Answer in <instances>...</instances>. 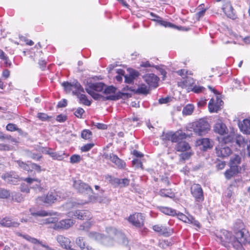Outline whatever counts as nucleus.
Returning a JSON list of instances; mask_svg holds the SVG:
<instances>
[{"label": "nucleus", "mask_w": 250, "mask_h": 250, "mask_svg": "<svg viewBox=\"0 0 250 250\" xmlns=\"http://www.w3.org/2000/svg\"><path fill=\"white\" fill-rule=\"evenodd\" d=\"M177 216L179 219L185 223L192 224L198 228L200 227L199 223L196 221L191 216H187L185 214L179 212L177 214Z\"/></svg>", "instance_id": "21"}, {"label": "nucleus", "mask_w": 250, "mask_h": 250, "mask_svg": "<svg viewBox=\"0 0 250 250\" xmlns=\"http://www.w3.org/2000/svg\"><path fill=\"white\" fill-rule=\"evenodd\" d=\"M151 20L156 22L160 25L164 26L165 27H170L178 29V27H177L176 25L172 24L171 22L163 20L162 18L161 17L158 18V19H151Z\"/></svg>", "instance_id": "30"}, {"label": "nucleus", "mask_w": 250, "mask_h": 250, "mask_svg": "<svg viewBox=\"0 0 250 250\" xmlns=\"http://www.w3.org/2000/svg\"><path fill=\"white\" fill-rule=\"evenodd\" d=\"M81 157L78 155H73L70 157V162L71 163H77L80 161Z\"/></svg>", "instance_id": "53"}, {"label": "nucleus", "mask_w": 250, "mask_h": 250, "mask_svg": "<svg viewBox=\"0 0 250 250\" xmlns=\"http://www.w3.org/2000/svg\"><path fill=\"white\" fill-rule=\"evenodd\" d=\"M160 210L163 213L169 215H174L176 214L175 210L167 207H161Z\"/></svg>", "instance_id": "41"}, {"label": "nucleus", "mask_w": 250, "mask_h": 250, "mask_svg": "<svg viewBox=\"0 0 250 250\" xmlns=\"http://www.w3.org/2000/svg\"><path fill=\"white\" fill-rule=\"evenodd\" d=\"M74 222L72 219H64L56 223L54 226L55 229H68L72 227Z\"/></svg>", "instance_id": "16"}, {"label": "nucleus", "mask_w": 250, "mask_h": 250, "mask_svg": "<svg viewBox=\"0 0 250 250\" xmlns=\"http://www.w3.org/2000/svg\"><path fill=\"white\" fill-rule=\"evenodd\" d=\"M238 126L240 130L246 134H250V119H246L242 122H239Z\"/></svg>", "instance_id": "23"}, {"label": "nucleus", "mask_w": 250, "mask_h": 250, "mask_svg": "<svg viewBox=\"0 0 250 250\" xmlns=\"http://www.w3.org/2000/svg\"><path fill=\"white\" fill-rule=\"evenodd\" d=\"M153 229L155 231L158 232L159 234L166 236L170 235L171 233V231L169 229L159 225H156L153 226Z\"/></svg>", "instance_id": "24"}, {"label": "nucleus", "mask_w": 250, "mask_h": 250, "mask_svg": "<svg viewBox=\"0 0 250 250\" xmlns=\"http://www.w3.org/2000/svg\"><path fill=\"white\" fill-rule=\"evenodd\" d=\"M98 198L97 196H96L94 194H92L91 195H89L88 197V200L87 201H85L84 202L81 203V204H87L89 203H95L97 201H98ZM80 203H78L79 204Z\"/></svg>", "instance_id": "44"}, {"label": "nucleus", "mask_w": 250, "mask_h": 250, "mask_svg": "<svg viewBox=\"0 0 250 250\" xmlns=\"http://www.w3.org/2000/svg\"><path fill=\"white\" fill-rule=\"evenodd\" d=\"M11 196L10 192L5 189L0 188V198L6 199Z\"/></svg>", "instance_id": "43"}, {"label": "nucleus", "mask_w": 250, "mask_h": 250, "mask_svg": "<svg viewBox=\"0 0 250 250\" xmlns=\"http://www.w3.org/2000/svg\"><path fill=\"white\" fill-rule=\"evenodd\" d=\"M159 246L160 247L165 249H167L168 247L172 245V243L171 241H168V240H162L159 242Z\"/></svg>", "instance_id": "45"}, {"label": "nucleus", "mask_w": 250, "mask_h": 250, "mask_svg": "<svg viewBox=\"0 0 250 250\" xmlns=\"http://www.w3.org/2000/svg\"><path fill=\"white\" fill-rule=\"evenodd\" d=\"M62 85L66 92L69 93L72 91L73 94L78 97L82 103L86 105H90V102L83 94L84 93L83 88L77 81H75L72 83L65 82L62 83Z\"/></svg>", "instance_id": "2"}, {"label": "nucleus", "mask_w": 250, "mask_h": 250, "mask_svg": "<svg viewBox=\"0 0 250 250\" xmlns=\"http://www.w3.org/2000/svg\"><path fill=\"white\" fill-rule=\"evenodd\" d=\"M145 217L139 213L130 215L128 218L129 222L136 227H141L144 225Z\"/></svg>", "instance_id": "12"}, {"label": "nucleus", "mask_w": 250, "mask_h": 250, "mask_svg": "<svg viewBox=\"0 0 250 250\" xmlns=\"http://www.w3.org/2000/svg\"><path fill=\"white\" fill-rule=\"evenodd\" d=\"M104 89V93L105 94H113L115 93L116 91V88L114 87L113 86H109L106 88H105Z\"/></svg>", "instance_id": "47"}, {"label": "nucleus", "mask_w": 250, "mask_h": 250, "mask_svg": "<svg viewBox=\"0 0 250 250\" xmlns=\"http://www.w3.org/2000/svg\"><path fill=\"white\" fill-rule=\"evenodd\" d=\"M117 183L121 185L122 186L125 187L129 185V180L127 179H116Z\"/></svg>", "instance_id": "48"}, {"label": "nucleus", "mask_w": 250, "mask_h": 250, "mask_svg": "<svg viewBox=\"0 0 250 250\" xmlns=\"http://www.w3.org/2000/svg\"><path fill=\"white\" fill-rule=\"evenodd\" d=\"M72 215L81 220H88L91 218V214L87 210H77Z\"/></svg>", "instance_id": "22"}, {"label": "nucleus", "mask_w": 250, "mask_h": 250, "mask_svg": "<svg viewBox=\"0 0 250 250\" xmlns=\"http://www.w3.org/2000/svg\"><path fill=\"white\" fill-rule=\"evenodd\" d=\"M31 214L33 216H52L54 214V213L51 211H46L43 210H41L37 211L36 212H31Z\"/></svg>", "instance_id": "35"}, {"label": "nucleus", "mask_w": 250, "mask_h": 250, "mask_svg": "<svg viewBox=\"0 0 250 250\" xmlns=\"http://www.w3.org/2000/svg\"><path fill=\"white\" fill-rule=\"evenodd\" d=\"M218 241L229 250H244L243 245L250 240V236L246 229H241L234 236L226 230H222L217 235Z\"/></svg>", "instance_id": "1"}, {"label": "nucleus", "mask_w": 250, "mask_h": 250, "mask_svg": "<svg viewBox=\"0 0 250 250\" xmlns=\"http://www.w3.org/2000/svg\"><path fill=\"white\" fill-rule=\"evenodd\" d=\"M38 117L42 121H45L48 118V116L46 114L42 113H38Z\"/></svg>", "instance_id": "63"}, {"label": "nucleus", "mask_w": 250, "mask_h": 250, "mask_svg": "<svg viewBox=\"0 0 250 250\" xmlns=\"http://www.w3.org/2000/svg\"><path fill=\"white\" fill-rule=\"evenodd\" d=\"M223 101L218 95L216 96V99L212 98L210 99L208 107L210 112H217L221 108Z\"/></svg>", "instance_id": "10"}, {"label": "nucleus", "mask_w": 250, "mask_h": 250, "mask_svg": "<svg viewBox=\"0 0 250 250\" xmlns=\"http://www.w3.org/2000/svg\"><path fill=\"white\" fill-rule=\"evenodd\" d=\"M87 236L89 238L98 241L107 246H110L113 244V241L110 238L105 237L102 234L95 231L89 232L87 234Z\"/></svg>", "instance_id": "7"}, {"label": "nucleus", "mask_w": 250, "mask_h": 250, "mask_svg": "<svg viewBox=\"0 0 250 250\" xmlns=\"http://www.w3.org/2000/svg\"><path fill=\"white\" fill-rule=\"evenodd\" d=\"M241 157L238 155H235L230 159V166L234 167H239L238 165L241 163Z\"/></svg>", "instance_id": "36"}, {"label": "nucleus", "mask_w": 250, "mask_h": 250, "mask_svg": "<svg viewBox=\"0 0 250 250\" xmlns=\"http://www.w3.org/2000/svg\"><path fill=\"white\" fill-rule=\"evenodd\" d=\"M24 180L33 188L36 192H41L43 189L41 181L37 179L27 178Z\"/></svg>", "instance_id": "15"}, {"label": "nucleus", "mask_w": 250, "mask_h": 250, "mask_svg": "<svg viewBox=\"0 0 250 250\" xmlns=\"http://www.w3.org/2000/svg\"><path fill=\"white\" fill-rule=\"evenodd\" d=\"M159 194L161 196L168 197L172 198L174 196L173 193L170 189H162L159 191Z\"/></svg>", "instance_id": "37"}, {"label": "nucleus", "mask_w": 250, "mask_h": 250, "mask_svg": "<svg viewBox=\"0 0 250 250\" xmlns=\"http://www.w3.org/2000/svg\"><path fill=\"white\" fill-rule=\"evenodd\" d=\"M76 245L81 250H99L88 245L83 237H78L76 239Z\"/></svg>", "instance_id": "17"}, {"label": "nucleus", "mask_w": 250, "mask_h": 250, "mask_svg": "<svg viewBox=\"0 0 250 250\" xmlns=\"http://www.w3.org/2000/svg\"><path fill=\"white\" fill-rule=\"evenodd\" d=\"M57 240L60 245L67 250H75L72 248L71 241L68 238L62 235H59L57 237Z\"/></svg>", "instance_id": "19"}, {"label": "nucleus", "mask_w": 250, "mask_h": 250, "mask_svg": "<svg viewBox=\"0 0 250 250\" xmlns=\"http://www.w3.org/2000/svg\"><path fill=\"white\" fill-rule=\"evenodd\" d=\"M129 75L131 77H133V79H135L139 76V72L135 70L130 69L129 70Z\"/></svg>", "instance_id": "59"}, {"label": "nucleus", "mask_w": 250, "mask_h": 250, "mask_svg": "<svg viewBox=\"0 0 250 250\" xmlns=\"http://www.w3.org/2000/svg\"><path fill=\"white\" fill-rule=\"evenodd\" d=\"M23 237L32 243L34 244L35 245L34 248L36 250H54L48 245L42 243L36 238H32L28 235H24Z\"/></svg>", "instance_id": "11"}, {"label": "nucleus", "mask_w": 250, "mask_h": 250, "mask_svg": "<svg viewBox=\"0 0 250 250\" xmlns=\"http://www.w3.org/2000/svg\"><path fill=\"white\" fill-rule=\"evenodd\" d=\"M104 85L102 83H90L88 88L94 91L100 92L104 89Z\"/></svg>", "instance_id": "33"}, {"label": "nucleus", "mask_w": 250, "mask_h": 250, "mask_svg": "<svg viewBox=\"0 0 250 250\" xmlns=\"http://www.w3.org/2000/svg\"><path fill=\"white\" fill-rule=\"evenodd\" d=\"M133 166L136 168L142 167L143 165L140 160L138 159H134L132 161Z\"/></svg>", "instance_id": "56"}, {"label": "nucleus", "mask_w": 250, "mask_h": 250, "mask_svg": "<svg viewBox=\"0 0 250 250\" xmlns=\"http://www.w3.org/2000/svg\"><path fill=\"white\" fill-rule=\"evenodd\" d=\"M250 141L245 140L242 136L238 135L236 136V143L240 146L243 148L248 147V143Z\"/></svg>", "instance_id": "32"}, {"label": "nucleus", "mask_w": 250, "mask_h": 250, "mask_svg": "<svg viewBox=\"0 0 250 250\" xmlns=\"http://www.w3.org/2000/svg\"><path fill=\"white\" fill-rule=\"evenodd\" d=\"M0 225L4 227H17L19 224L16 222L12 221L9 217H5L0 221Z\"/></svg>", "instance_id": "28"}, {"label": "nucleus", "mask_w": 250, "mask_h": 250, "mask_svg": "<svg viewBox=\"0 0 250 250\" xmlns=\"http://www.w3.org/2000/svg\"><path fill=\"white\" fill-rule=\"evenodd\" d=\"M0 59L4 60L6 64L10 65V62H9V60L7 57L5 56L4 52L0 49Z\"/></svg>", "instance_id": "55"}, {"label": "nucleus", "mask_w": 250, "mask_h": 250, "mask_svg": "<svg viewBox=\"0 0 250 250\" xmlns=\"http://www.w3.org/2000/svg\"><path fill=\"white\" fill-rule=\"evenodd\" d=\"M188 136H190V134L183 133L181 131H178L175 133L163 132L160 138L164 142L169 140H171L172 142H178L180 140L186 138Z\"/></svg>", "instance_id": "4"}, {"label": "nucleus", "mask_w": 250, "mask_h": 250, "mask_svg": "<svg viewBox=\"0 0 250 250\" xmlns=\"http://www.w3.org/2000/svg\"><path fill=\"white\" fill-rule=\"evenodd\" d=\"M196 146H202L204 150H206L208 148L211 147V144L210 140L208 138H203L199 139L196 141Z\"/></svg>", "instance_id": "29"}, {"label": "nucleus", "mask_w": 250, "mask_h": 250, "mask_svg": "<svg viewBox=\"0 0 250 250\" xmlns=\"http://www.w3.org/2000/svg\"><path fill=\"white\" fill-rule=\"evenodd\" d=\"M205 89V88L203 86L195 85L193 86L191 89L195 93H199L203 92Z\"/></svg>", "instance_id": "50"}, {"label": "nucleus", "mask_w": 250, "mask_h": 250, "mask_svg": "<svg viewBox=\"0 0 250 250\" xmlns=\"http://www.w3.org/2000/svg\"><path fill=\"white\" fill-rule=\"evenodd\" d=\"M6 129L8 131H13L17 129V126L12 124H9L6 126Z\"/></svg>", "instance_id": "58"}, {"label": "nucleus", "mask_w": 250, "mask_h": 250, "mask_svg": "<svg viewBox=\"0 0 250 250\" xmlns=\"http://www.w3.org/2000/svg\"><path fill=\"white\" fill-rule=\"evenodd\" d=\"M190 148V147L188 144L183 141L179 142L175 146V149L178 151L184 152L188 150Z\"/></svg>", "instance_id": "31"}, {"label": "nucleus", "mask_w": 250, "mask_h": 250, "mask_svg": "<svg viewBox=\"0 0 250 250\" xmlns=\"http://www.w3.org/2000/svg\"><path fill=\"white\" fill-rule=\"evenodd\" d=\"M240 167H234V166H230V168L225 172V176L227 179H230L235 175L240 172Z\"/></svg>", "instance_id": "26"}, {"label": "nucleus", "mask_w": 250, "mask_h": 250, "mask_svg": "<svg viewBox=\"0 0 250 250\" xmlns=\"http://www.w3.org/2000/svg\"><path fill=\"white\" fill-rule=\"evenodd\" d=\"M216 1L222 2L221 9L228 17L232 19L235 18L233 9L229 0H216Z\"/></svg>", "instance_id": "8"}, {"label": "nucleus", "mask_w": 250, "mask_h": 250, "mask_svg": "<svg viewBox=\"0 0 250 250\" xmlns=\"http://www.w3.org/2000/svg\"><path fill=\"white\" fill-rule=\"evenodd\" d=\"M86 92L90 94L94 99H98L99 98V95L96 93L95 91L89 88H86Z\"/></svg>", "instance_id": "54"}, {"label": "nucleus", "mask_w": 250, "mask_h": 250, "mask_svg": "<svg viewBox=\"0 0 250 250\" xmlns=\"http://www.w3.org/2000/svg\"><path fill=\"white\" fill-rule=\"evenodd\" d=\"M149 91V88L145 84H142L138 86L136 92L139 94H147Z\"/></svg>", "instance_id": "38"}, {"label": "nucleus", "mask_w": 250, "mask_h": 250, "mask_svg": "<svg viewBox=\"0 0 250 250\" xmlns=\"http://www.w3.org/2000/svg\"><path fill=\"white\" fill-rule=\"evenodd\" d=\"M185 151V152H183L180 155L181 158L184 160L188 159L192 154L190 149Z\"/></svg>", "instance_id": "46"}, {"label": "nucleus", "mask_w": 250, "mask_h": 250, "mask_svg": "<svg viewBox=\"0 0 250 250\" xmlns=\"http://www.w3.org/2000/svg\"><path fill=\"white\" fill-rule=\"evenodd\" d=\"M84 112V110L83 108H79L75 111V114L77 117L81 118Z\"/></svg>", "instance_id": "61"}, {"label": "nucleus", "mask_w": 250, "mask_h": 250, "mask_svg": "<svg viewBox=\"0 0 250 250\" xmlns=\"http://www.w3.org/2000/svg\"><path fill=\"white\" fill-rule=\"evenodd\" d=\"M104 157L106 159H109L119 168H124L125 166V163L123 160L112 153L105 154Z\"/></svg>", "instance_id": "18"}, {"label": "nucleus", "mask_w": 250, "mask_h": 250, "mask_svg": "<svg viewBox=\"0 0 250 250\" xmlns=\"http://www.w3.org/2000/svg\"><path fill=\"white\" fill-rule=\"evenodd\" d=\"M12 146L8 145H4L3 144H0V150L4 151H8L11 150Z\"/></svg>", "instance_id": "57"}, {"label": "nucleus", "mask_w": 250, "mask_h": 250, "mask_svg": "<svg viewBox=\"0 0 250 250\" xmlns=\"http://www.w3.org/2000/svg\"><path fill=\"white\" fill-rule=\"evenodd\" d=\"M191 193L196 201L200 202L204 200L203 190L199 184H193L191 187Z\"/></svg>", "instance_id": "14"}, {"label": "nucleus", "mask_w": 250, "mask_h": 250, "mask_svg": "<svg viewBox=\"0 0 250 250\" xmlns=\"http://www.w3.org/2000/svg\"><path fill=\"white\" fill-rule=\"evenodd\" d=\"M30 167H31L32 169H33L37 172H40L41 171L40 166L37 165L36 164H34V163L31 164Z\"/></svg>", "instance_id": "62"}, {"label": "nucleus", "mask_w": 250, "mask_h": 250, "mask_svg": "<svg viewBox=\"0 0 250 250\" xmlns=\"http://www.w3.org/2000/svg\"><path fill=\"white\" fill-rule=\"evenodd\" d=\"M189 131H193L199 135L205 134L210 129V125L205 120L201 119L192 123L188 127Z\"/></svg>", "instance_id": "3"}, {"label": "nucleus", "mask_w": 250, "mask_h": 250, "mask_svg": "<svg viewBox=\"0 0 250 250\" xmlns=\"http://www.w3.org/2000/svg\"><path fill=\"white\" fill-rule=\"evenodd\" d=\"M91 225H92V224L90 222H85L84 223H83V225H81L80 226L79 229L81 230H84L87 229L91 227Z\"/></svg>", "instance_id": "51"}, {"label": "nucleus", "mask_w": 250, "mask_h": 250, "mask_svg": "<svg viewBox=\"0 0 250 250\" xmlns=\"http://www.w3.org/2000/svg\"><path fill=\"white\" fill-rule=\"evenodd\" d=\"M194 110V106L192 104H188L184 107L182 113L184 115H189L191 114Z\"/></svg>", "instance_id": "40"}, {"label": "nucleus", "mask_w": 250, "mask_h": 250, "mask_svg": "<svg viewBox=\"0 0 250 250\" xmlns=\"http://www.w3.org/2000/svg\"><path fill=\"white\" fill-rule=\"evenodd\" d=\"M61 199L60 195L56 191H50L46 196H42L39 197L37 199V203L39 204H50L55 201H59Z\"/></svg>", "instance_id": "5"}, {"label": "nucleus", "mask_w": 250, "mask_h": 250, "mask_svg": "<svg viewBox=\"0 0 250 250\" xmlns=\"http://www.w3.org/2000/svg\"><path fill=\"white\" fill-rule=\"evenodd\" d=\"M194 80L191 77H187L183 82V85L185 87H190V89L194 86Z\"/></svg>", "instance_id": "39"}, {"label": "nucleus", "mask_w": 250, "mask_h": 250, "mask_svg": "<svg viewBox=\"0 0 250 250\" xmlns=\"http://www.w3.org/2000/svg\"><path fill=\"white\" fill-rule=\"evenodd\" d=\"M94 145V144L92 143L87 144L81 147V150L83 152H87L91 149L93 147Z\"/></svg>", "instance_id": "49"}, {"label": "nucleus", "mask_w": 250, "mask_h": 250, "mask_svg": "<svg viewBox=\"0 0 250 250\" xmlns=\"http://www.w3.org/2000/svg\"><path fill=\"white\" fill-rule=\"evenodd\" d=\"M1 178L6 182L13 185L16 184L20 180L19 176L14 171H10L3 174L1 176Z\"/></svg>", "instance_id": "13"}, {"label": "nucleus", "mask_w": 250, "mask_h": 250, "mask_svg": "<svg viewBox=\"0 0 250 250\" xmlns=\"http://www.w3.org/2000/svg\"><path fill=\"white\" fill-rule=\"evenodd\" d=\"M73 187L78 191L86 194L93 193L92 188L86 183L80 180H74Z\"/></svg>", "instance_id": "9"}, {"label": "nucleus", "mask_w": 250, "mask_h": 250, "mask_svg": "<svg viewBox=\"0 0 250 250\" xmlns=\"http://www.w3.org/2000/svg\"><path fill=\"white\" fill-rule=\"evenodd\" d=\"M125 82L127 83H131L133 82L134 79L133 77H131L129 75H125Z\"/></svg>", "instance_id": "64"}, {"label": "nucleus", "mask_w": 250, "mask_h": 250, "mask_svg": "<svg viewBox=\"0 0 250 250\" xmlns=\"http://www.w3.org/2000/svg\"><path fill=\"white\" fill-rule=\"evenodd\" d=\"M214 131L220 135L226 133L227 127L226 125L221 121H218L215 123L213 127Z\"/></svg>", "instance_id": "25"}, {"label": "nucleus", "mask_w": 250, "mask_h": 250, "mask_svg": "<svg viewBox=\"0 0 250 250\" xmlns=\"http://www.w3.org/2000/svg\"><path fill=\"white\" fill-rule=\"evenodd\" d=\"M146 83L150 86L156 87L158 85V77L153 74H148L144 77Z\"/></svg>", "instance_id": "20"}, {"label": "nucleus", "mask_w": 250, "mask_h": 250, "mask_svg": "<svg viewBox=\"0 0 250 250\" xmlns=\"http://www.w3.org/2000/svg\"><path fill=\"white\" fill-rule=\"evenodd\" d=\"M216 149L217 156L221 157L228 156L231 152L230 149L228 146H218L216 147Z\"/></svg>", "instance_id": "27"}, {"label": "nucleus", "mask_w": 250, "mask_h": 250, "mask_svg": "<svg viewBox=\"0 0 250 250\" xmlns=\"http://www.w3.org/2000/svg\"><path fill=\"white\" fill-rule=\"evenodd\" d=\"M92 133L88 129L83 130L81 133V137L85 140H89L92 138Z\"/></svg>", "instance_id": "42"}, {"label": "nucleus", "mask_w": 250, "mask_h": 250, "mask_svg": "<svg viewBox=\"0 0 250 250\" xmlns=\"http://www.w3.org/2000/svg\"><path fill=\"white\" fill-rule=\"evenodd\" d=\"M17 163L18 164L19 167L25 170H28L29 168V166L28 165L21 161H18Z\"/></svg>", "instance_id": "60"}, {"label": "nucleus", "mask_w": 250, "mask_h": 250, "mask_svg": "<svg viewBox=\"0 0 250 250\" xmlns=\"http://www.w3.org/2000/svg\"><path fill=\"white\" fill-rule=\"evenodd\" d=\"M106 231L109 237H113L119 243L126 245L128 244V240L124 234L121 231H118L115 228L110 227L106 229Z\"/></svg>", "instance_id": "6"}, {"label": "nucleus", "mask_w": 250, "mask_h": 250, "mask_svg": "<svg viewBox=\"0 0 250 250\" xmlns=\"http://www.w3.org/2000/svg\"><path fill=\"white\" fill-rule=\"evenodd\" d=\"M50 156L53 159L60 161L63 160L65 158H67L68 155L62 152H51V153H50Z\"/></svg>", "instance_id": "34"}, {"label": "nucleus", "mask_w": 250, "mask_h": 250, "mask_svg": "<svg viewBox=\"0 0 250 250\" xmlns=\"http://www.w3.org/2000/svg\"><path fill=\"white\" fill-rule=\"evenodd\" d=\"M117 73H118V75L116 76V79L118 82H121L123 79L122 76L124 75L125 71L119 69L117 70Z\"/></svg>", "instance_id": "52"}]
</instances>
